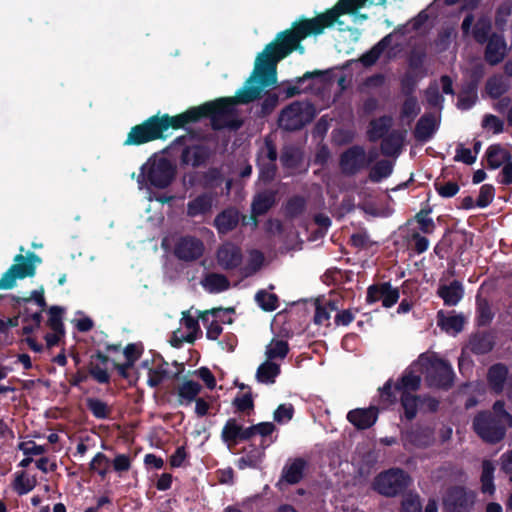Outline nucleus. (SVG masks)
I'll use <instances>...</instances> for the list:
<instances>
[{
    "label": "nucleus",
    "mask_w": 512,
    "mask_h": 512,
    "mask_svg": "<svg viewBox=\"0 0 512 512\" xmlns=\"http://www.w3.org/2000/svg\"><path fill=\"white\" fill-rule=\"evenodd\" d=\"M309 108L308 104L300 101H295L289 104L279 115V127L289 132L301 130L312 120Z\"/></svg>",
    "instance_id": "6e6552de"
},
{
    "label": "nucleus",
    "mask_w": 512,
    "mask_h": 512,
    "mask_svg": "<svg viewBox=\"0 0 512 512\" xmlns=\"http://www.w3.org/2000/svg\"><path fill=\"white\" fill-rule=\"evenodd\" d=\"M465 319L462 315L445 316L443 311L437 313V324L446 332L459 333L464 328Z\"/></svg>",
    "instance_id": "a19ab883"
},
{
    "label": "nucleus",
    "mask_w": 512,
    "mask_h": 512,
    "mask_svg": "<svg viewBox=\"0 0 512 512\" xmlns=\"http://www.w3.org/2000/svg\"><path fill=\"white\" fill-rule=\"evenodd\" d=\"M417 83H418V79L413 72H411V71L405 72L404 75L400 79L401 93L405 97H415L414 92L417 88Z\"/></svg>",
    "instance_id": "e2e57ef3"
},
{
    "label": "nucleus",
    "mask_w": 512,
    "mask_h": 512,
    "mask_svg": "<svg viewBox=\"0 0 512 512\" xmlns=\"http://www.w3.org/2000/svg\"><path fill=\"white\" fill-rule=\"evenodd\" d=\"M506 55V42L502 35L492 33L489 41L486 43L484 52L485 61L495 66L503 61Z\"/></svg>",
    "instance_id": "4be33fe9"
},
{
    "label": "nucleus",
    "mask_w": 512,
    "mask_h": 512,
    "mask_svg": "<svg viewBox=\"0 0 512 512\" xmlns=\"http://www.w3.org/2000/svg\"><path fill=\"white\" fill-rule=\"evenodd\" d=\"M437 295L446 306H456L464 297V286L461 281L453 280L450 284L440 285Z\"/></svg>",
    "instance_id": "bb28decb"
},
{
    "label": "nucleus",
    "mask_w": 512,
    "mask_h": 512,
    "mask_svg": "<svg viewBox=\"0 0 512 512\" xmlns=\"http://www.w3.org/2000/svg\"><path fill=\"white\" fill-rule=\"evenodd\" d=\"M63 313L64 309L60 306H52L48 310V321L47 325L49 328L60 334H65V328L63 324Z\"/></svg>",
    "instance_id": "5fc2aeb1"
},
{
    "label": "nucleus",
    "mask_w": 512,
    "mask_h": 512,
    "mask_svg": "<svg viewBox=\"0 0 512 512\" xmlns=\"http://www.w3.org/2000/svg\"><path fill=\"white\" fill-rule=\"evenodd\" d=\"M202 285L210 293H220L229 289L230 282L223 274L209 273L202 281Z\"/></svg>",
    "instance_id": "79ce46f5"
},
{
    "label": "nucleus",
    "mask_w": 512,
    "mask_h": 512,
    "mask_svg": "<svg viewBox=\"0 0 512 512\" xmlns=\"http://www.w3.org/2000/svg\"><path fill=\"white\" fill-rule=\"evenodd\" d=\"M202 387L201 385L193 380H185L181 385H179L177 390V402L180 406H189L192 404L198 397Z\"/></svg>",
    "instance_id": "473e14b6"
},
{
    "label": "nucleus",
    "mask_w": 512,
    "mask_h": 512,
    "mask_svg": "<svg viewBox=\"0 0 512 512\" xmlns=\"http://www.w3.org/2000/svg\"><path fill=\"white\" fill-rule=\"evenodd\" d=\"M421 365L426 366L425 381L429 388L449 390L454 385L455 373L451 364L442 358L427 356L425 353L419 356Z\"/></svg>",
    "instance_id": "7ed1b4c3"
},
{
    "label": "nucleus",
    "mask_w": 512,
    "mask_h": 512,
    "mask_svg": "<svg viewBox=\"0 0 512 512\" xmlns=\"http://www.w3.org/2000/svg\"><path fill=\"white\" fill-rule=\"evenodd\" d=\"M430 213H432V207L427 206L422 208L411 220L408 221V223L410 224L412 221L416 222L420 233L427 235L433 234L436 230V224L434 220L429 217Z\"/></svg>",
    "instance_id": "ea45409f"
},
{
    "label": "nucleus",
    "mask_w": 512,
    "mask_h": 512,
    "mask_svg": "<svg viewBox=\"0 0 512 512\" xmlns=\"http://www.w3.org/2000/svg\"><path fill=\"white\" fill-rule=\"evenodd\" d=\"M475 493L468 491L463 486L449 488L443 499V504L448 512H469L475 503Z\"/></svg>",
    "instance_id": "9d476101"
},
{
    "label": "nucleus",
    "mask_w": 512,
    "mask_h": 512,
    "mask_svg": "<svg viewBox=\"0 0 512 512\" xmlns=\"http://www.w3.org/2000/svg\"><path fill=\"white\" fill-rule=\"evenodd\" d=\"M472 424L475 433L488 444L501 442L506 435L507 429L512 427L488 410L478 412Z\"/></svg>",
    "instance_id": "39448f33"
},
{
    "label": "nucleus",
    "mask_w": 512,
    "mask_h": 512,
    "mask_svg": "<svg viewBox=\"0 0 512 512\" xmlns=\"http://www.w3.org/2000/svg\"><path fill=\"white\" fill-rule=\"evenodd\" d=\"M400 512H422V504L417 494L406 495L402 502Z\"/></svg>",
    "instance_id": "774afa93"
},
{
    "label": "nucleus",
    "mask_w": 512,
    "mask_h": 512,
    "mask_svg": "<svg viewBox=\"0 0 512 512\" xmlns=\"http://www.w3.org/2000/svg\"><path fill=\"white\" fill-rule=\"evenodd\" d=\"M405 139V132L400 130H392L381 142V152L385 156L398 155L401 151Z\"/></svg>",
    "instance_id": "2f4dec72"
},
{
    "label": "nucleus",
    "mask_w": 512,
    "mask_h": 512,
    "mask_svg": "<svg viewBox=\"0 0 512 512\" xmlns=\"http://www.w3.org/2000/svg\"><path fill=\"white\" fill-rule=\"evenodd\" d=\"M165 138L166 135H162L158 124V115H152L142 123L131 127L123 145L140 146L155 140H163Z\"/></svg>",
    "instance_id": "0eeeda50"
},
{
    "label": "nucleus",
    "mask_w": 512,
    "mask_h": 512,
    "mask_svg": "<svg viewBox=\"0 0 512 512\" xmlns=\"http://www.w3.org/2000/svg\"><path fill=\"white\" fill-rule=\"evenodd\" d=\"M306 209V200L304 197L295 195L290 197L285 205V214L288 218H296L304 213Z\"/></svg>",
    "instance_id": "6e6d98bb"
},
{
    "label": "nucleus",
    "mask_w": 512,
    "mask_h": 512,
    "mask_svg": "<svg viewBox=\"0 0 512 512\" xmlns=\"http://www.w3.org/2000/svg\"><path fill=\"white\" fill-rule=\"evenodd\" d=\"M399 298V288L393 287L390 282H377L367 288V304H374L381 301L384 308H391L398 302Z\"/></svg>",
    "instance_id": "9b49d317"
},
{
    "label": "nucleus",
    "mask_w": 512,
    "mask_h": 512,
    "mask_svg": "<svg viewBox=\"0 0 512 512\" xmlns=\"http://www.w3.org/2000/svg\"><path fill=\"white\" fill-rule=\"evenodd\" d=\"M20 314L22 315V321L27 322H33L32 324H28L22 327L21 334L22 335H31L34 333L38 328H40L43 317H42V311H36L31 312L29 307L24 306L23 309L20 311Z\"/></svg>",
    "instance_id": "a18cd8bd"
},
{
    "label": "nucleus",
    "mask_w": 512,
    "mask_h": 512,
    "mask_svg": "<svg viewBox=\"0 0 512 512\" xmlns=\"http://www.w3.org/2000/svg\"><path fill=\"white\" fill-rule=\"evenodd\" d=\"M167 366L168 363L162 360L161 365L149 370L147 383L150 387H158L163 382V380L169 376V372L166 368Z\"/></svg>",
    "instance_id": "680f3d73"
},
{
    "label": "nucleus",
    "mask_w": 512,
    "mask_h": 512,
    "mask_svg": "<svg viewBox=\"0 0 512 512\" xmlns=\"http://www.w3.org/2000/svg\"><path fill=\"white\" fill-rule=\"evenodd\" d=\"M495 339L492 331H478L470 336L468 348L475 355H485L493 350Z\"/></svg>",
    "instance_id": "b1692460"
},
{
    "label": "nucleus",
    "mask_w": 512,
    "mask_h": 512,
    "mask_svg": "<svg viewBox=\"0 0 512 512\" xmlns=\"http://www.w3.org/2000/svg\"><path fill=\"white\" fill-rule=\"evenodd\" d=\"M393 172V163L390 160L382 159L377 161L370 169L369 179L373 183H379L388 178Z\"/></svg>",
    "instance_id": "09e8293b"
},
{
    "label": "nucleus",
    "mask_w": 512,
    "mask_h": 512,
    "mask_svg": "<svg viewBox=\"0 0 512 512\" xmlns=\"http://www.w3.org/2000/svg\"><path fill=\"white\" fill-rule=\"evenodd\" d=\"M485 157L488 169L496 170L511 160L512 154L501 144L497 143L492 144L487 148Z\"/></svg>",
    "instance_id": "c756f323"
},
{
    "label": "nucleus",
    "mask_w": 512,
    "mask_h": 512,
    "mask_svg": "<svg viewBox=\"0 0 512 512\" xmlns=\"http://www.w3.org/2000/svg\"><path fill=\"white\" fill-rule=\"evenodd\" d=\"M156 115H158V124L162 135H165V132L169 128L178 130L184 128L187 124L196 123L199 121L196 107H191L185 112L175 116H170L169 114L161 115L160 112H158Z\"/></svg>",
    "instance_id": "dca6fc26"
},
{
    "label": "nucleus",
    "mask_w": 512,
    "mask_h": 512,
    "mask_svg": "<svg viewBox=\"0 0 512 512\" xmlns=\"http://www.w3.org/2000/svg\"><path fill=\"white\" fill-rule=\"evenodd\" d=\"M509 90V85L500 74L490 76L485 84V92L491 99H499Z\"/></svg>",
    "instance_id": "58836bf2"
},
{
    "label": "nucleus",
    "mask_w": 512,
    "mask_h": 512,
    "mask_svg": "<svg viewBox=\"0 0 512 512\" xmlns=\"http://www.w3.org/2000/svg\"><path fill=\"white\" fill-rule=\"evenodd\" d=\"M241 424L236 418H229L221 431V439L228 445H235L240 442Z\"/></svg>",
    "instance_id": "49530a36"
},
{
    "label": "nucleus",
    "mask_w": 512,
    "mask_h": 512,
    "mask_svg": "<svg viewBox=\"0 0 512 512\" xmlns=\"http://www.w3.org/2000/svg\"><path fill=\"white\" fill-rule=\"evenodd\" d=\"M86 406L97 419H107L110 416L111 409L107 403L98 398H87Z\"/></svg>",
    "instance_id": "4d7b16f0"
},
{
    "label": "nucleus",
    "mask_w": 512,
    "mask_h": 512,
    "mask_svg": "<svg viewBox=\"0 0 512 512\" xmlns=\"http://www.w3.org/2000/svg\"><path fill=\"white\" fill-rule=\"evenodd\" d=\"M330 73V70H314L307 71L302 76L296 77L293 82L295 84H291L290 82H286L282 84V92L285 94L286 98H292L296 95L301 94L312 88V85H308L305 88H302V85L312 79L321 78L323 80H327V77Z\"/></svg>",
    "instance_id": "6ab92c4d"
},
{
    "label": "nucleus",
    "mask_w": 512,
    "mask_h": 512,
    "mask_svg": "<svg viewBox=\"0 0 512 512\" xmlns=\"http://www.w3.org/2000/svg\"><path fill=\"white\" fill-rule=\"evenodd\" d=\"M289 353V344L287 341L273 339L266 349L267 359H284Z\"/></svg>",
    "instance_id": "13d9d810"
},
{
    "label": "nucleus",
    "mask_w": 512,
    "mask_h": 512,
    "mask_svg": "<svg viewBox=\"0 0 512 512\" xmlns=\"http://www.w3.org/2000/svg\"><path fill=\"white\" fill-rule=\"evenodd\" d=\"M370 165L371 160L367 161V153L361 145L347 148L339 157V167L345 176H355L360 171L369 168Z\"/></svg>",
    "instance_id": "1a4fd4ad"
},
{
    "label": "nucleus",
    "mask_w": 512,
    "mask_h": 512,
    "mask_svg": "<svg viewBox=\"0 0 512 512\" xmlns=\"http://www.w3.org/2000/svg\"><path fill=\"white\" fill-rule=\"evenodd\" d=\"M279 189L269 187L259 189L253 196L251 202L250 219L254 226L258 225V217L268 213L278 202Z\"/></svg>",
    "instance_id": "f8f14e48"
},
{
    "label": "nucleus",
    "mask_w": 512,
    "mask_h": 512,
    "mask_svg": "<svg viewBox=\"0 0 512 512\" xmlns=\"http://www.w3.org/2000/svg\"><path fill=\"white\" fill-rule=\"evenodd\" d=\"M110 361L109 356L100 350L91 354L86 366L89 376L99 384H109L111 377L107 365Z\"/></svg>",
    "instance_id": "f3484780"
},
{
    "label": "nucleus",
    "mask_w": 512,
    "mask_h": 512,
    "mask_svg": "<svg viewBox=\"0 0 512 512\" xmlns=\"http://www.w3.org/2000/svg\"><path fill=\"white\" fill-rule=\"evenodd\" d=\"M216 197L217 193L206 191L189 200L186 205L187 217L197 218L210 215L212 213Z\"/></svg>",
    "instance_id": "a211bd4d"
},
{
    "label": "nucleus",
    "mask_w": 512,
    "mask_h": 512,
    "mask_svg": "<svg viewBox=\"0 0 512 512\" xmlns=\"http://www.w3.org/2000/svg\"><path fill=\"white\" fill-rule=\"evenodd\" d=\"M217 261L223 269L234 270L242 264L243 254L238 246L232 243H226L219 247L217 251Z\"/></svg>",
    "instance_id": "412c9836"
},
{
    "label": "nucleus",
    "mask_w": 512,
    "mask_h": 512,
    "mask_svg": "<svg viewBox=\"0 0 512 512\" xmlns=\"http://www.w3.org/2000/svg\"><path fill=\"white\" fill-rule=\"evenodd\" d=\"M175 176V168L165 157L159 159H149L147 163L142 165L141 172L138 176V182L148 183L155 188L163 189L168 187Z\"/></svg>",
    "instance_id": "20e7f679"
},
{
    "label": "nucleus",
    "mask_w": 512,
    "mask_h": 512,
    "mask_svg": "<svg viewBox=\"0 0 512 512\" xmlns=\"http://www.w3.org/2000/svg\"><path fill=\"white\" fill-rule=\"evenodd\" d=\"M508 367L504 363H495L488 368L487 382L492 392L499 395L508 379Z\"/></svg>",
    "instance_id": "a878e982"
},
{
    "label": "nucleus",
    "mask_w": 512,
    "mask_h": 512,
    "mask_svg": "<svg viewBox=\"0 0 512 512\" xmlns=\"http://www.w3.org/2000/svg\"><path fill=\"white\" fill-rule=\"evenodd\" d=\"M437 130L435 117L432 113H425L416 123L414 138L421 143L429 141Z\"/></svg>",
    "instance_id": "cd10ccee"
},
{
    "label": "nucleus",
    "mask_w": 512,
    "mask_h": 512,
    "mask_svg": "<svg viewBox=\"0 0 512 512\" xmlns=\"http://www.w3.org/2000/svg\"><path fill=\"white\" fill-rule=\"evenodd\" d=\"M280 372V365L268 359L258 367L256 378L260 383L273 384Z\"/></svg>",
    "instance_id": "37998d69"
},
{
    "label": "nucleus",
    "mask_w": 512,
    "mask_h": 512,
    "mask_svg": "<svg viewBox=\"0 0 512 512\" xmlns=\"http://www.w3.org/2000/svg\"><path fill=\"white\" fill-rule=\"evenodd\" d=\"M307 461L301 457L294 458L291 463H287L282 470L281 479L287 484H298L304 476Z\"/></svg>",
    "instance_id": "c85d7f7f"
},
{
    "label": "nucleus",
    "mask_w": 512,
    "mask_h": 512,
    "mask_svg": "<svg viewBox=\"0 0 512 512\" xmlns=\"http://www.w3.org/2000/svg\"><path fill=\"white\" fill-rule=\"evenodd\" d=\"M109 458L102 452H98L89 464V470L97 472L101 478H105L109 467Z\"/></svg>",
    "instance_id": "0e129e2a"
},
{
    "label": "nucleus",
    "mask_w": 512,
    "mask_h": 512,
    "mask_svg": "<svg viewBox=\"0 0 512 512\" xmlns=\"http://www.w3.org/2000/svg\"><path fill=\"white\" fill-rule=\"evenodd\" d=\"M239 220V211L234 207H228L217 214L213 225L219 234L226 235L238 226Z\"/></svg>",
    "instance_id": "393cba45"
},
{
    "label": "nucleus",
    "mask_w": 512,
    "mask_h": 512,
    "mask_svg": "<svg viewBox=\"0 0 512 512\" xmlns=\"http://www.w3.org/2000/svg\"><path fill=\"white\" fill-rule=\"evenodd\" d=\"M214 155V150L205 144L184 146L180 155L182 165H191L194 168L205 166Z\"/></svg>",
    "instance_id": "2eb2a0df"
},
{
    "label": "nucleus",
    "mask_w": 512,
    "mask_h": 512,
    "mask_svg": "<svg viewBox=\"0 0 512 512\" xmlns=\"http://www.w3.org/2000/svg\"><path fill=\"white\" fill-rule=\"evenodd\" d=\"M367 0H339L332 8L314 18H301L293 22L291 28L279 32L274 43L281 52L280 58H286L293 51L304 52L301 41L310 35H319L333 26L338 18L345 14H355Z\"/></svg>",
    "instance_id": "f03ea898"
},
{
    "label": "nucleus",
    "mask_w": 512,
    "mask_h": 512,
    "mask_svg": "<svg viewBox=\"0 0 512 512\" xmlns=\"http://www.w3.org/2000/svg\"><path fill=\"white\" fill-rule=\"evenodd\" d=\"M204 253L203 242L194 236L180 237L174 247V255L184 262H192L199 259Z\"/></svg>",
    "instance_id": "ddd939ff"
},
{
    "label": "nucleus",
    "mask_w": 512,
    "mask_h": 512,
    "mask_svg": "<svg viewBox=\"0 0 512 512\" xmlns=\"http://www.w3.org/2000/svg\"><path fill=\"white\" fill-rule=\"evenodd\" d=\"M232 405L235 407L237 412L250 414V411L254 409V400L252 397V393L249 391L243 395L236 396Z\"/></svg>",
    "instance_id": "69168bd1"
},
{
    "label": "nucleus",
    "mask_w": 512,
    "mask_h": 512,
    "mask_svg": "<svg viewBox=\"0 0 512 512\" xmlns=\"http://www.w3.org/2000/svg\"><path fill=\"white\" fill-rule=\"evenodd\" d=\"M32 300H34L35 303L37 304V306H39V308H40L39 311L43 312V310L47 306V303H46V300L44 297V289L42 287L39 290H33L31 292L30 296H28V297L14 296L13 301L15 302V304L13 306H14V308L16 306H20L22 304H24L26 306Z\"/></svg>",
    "instance_id": "bf43d9fd"
},
{
    "label": "nucleus",
    "mask_w": 512,
    "mask_h": 512,
    "mask_svg": "<svg viewBox=\"0 0 512 512\" xmlns=\"http://www.w3.org/2000/svg\"><path fill=\"white\" fill-rule=\"evenodd\" d=\"M255 300L259 307L266 312L275 311L279 307L278 296L263 289L256 293Z\"/></svg>",
    "instance_id": "864d4df0"
},
{
    "label": "nucleus",
    "mask_w": 512,
    "mask_h": 512,
    "mask_svg": "<svg viewBox=\"0 0 512 512\" xmlns=\"http://www.w3.org/2000/svg\"><path fill=\"white\" fill-rule=\"evenodd\" d=\"M259 169L258 180L264 185L270 184L276 177L277 165L276 162H263L256 163Z\"/></svg>",
    "instance_id": "052dcab7"
},
{
    "label": "nucleus",
    "mask_w": 512,
    "mask_h": 512,
    "mask_svg": "<svg viewBox=\"0 0 512 512\" xmlns=\"http://www.w3.org/2000/svg\"><path fill=\"white\" fill-rule=\"evenodd\" d=\"M478 87L464 83L457 99V108L463 111L470 110L478 101Z\"/></svg>",
    "instance_id": "e433bc0d"
},
{
    "label": "nucleus",
    "mask_w": 512,
    "mask_h": 512,
    "mask_svg": "<svg viewBox=\"0 0 512 512\" xmlns=\"http://www.w3.org/2000/svg\"><path fill=\"white\" fill-rule=\"evenodd\" d=\"M277 158L278 152L276 144L271 137L266 136L263 145L257 151L256 163L276 162Z\"/></svg>",
    "instance_id": "8fccbe9b"
},
{
    "label": "nucleus",
    "mask_w": 512,
    "mask_h": 512,
    "mask_svg": "<svg viewBox=\"0 0 512 512\" xmlns=\"http://www.w3.org/2000/svg\"><path fill=\"white\" fill-rule=\"evenodd\" d=\"M494 318L490 303L486 298L476 297V324L479 327L488 326Z\"/></svg>",
    "instance_id": "c03bdc74"
},
{
    "label": "nucleus",
    "mask_w": 512,
    "mask_h": 512,
    "mask_svg": "<svg viewBox=\"0 0 512 512\" xmlns=\"http://www.w3.org/2000/svg\"><path fill=\"white\" fill-rule=\"evenodd\" d=\"M378 415V407L372 405L368 408L350 410L346 418L357 430H366L377 422Z\"/></svg>",
    "instance_id": "aec40b11"
},
{
    "label": "nucleus",
    "mask_w": 512,
    "mask_h": 512,
    "mask_svg": "<svg viewBox=\"0 0 512 512\" xmlns=\"http://www.w3.org/2000/svg\"><path fill=\"white\" fill-rule=\"evenodd\" d=\"M279 47L273 41L266 45L255 60V68L245 85L240 88L234 97H221L196 106L199 121L210 119L213 130L224 128L237 130L242 122L235 118L236 104H249L261 97L265 87L277 82V63L280 58Z\"/></svg>",
    "instance_id": "f257e3e1"
},
{
    "label": "nucleus",
    "mask_w": 512,
    "mask_h": 512,
    "mask_svg": "<svg viewBox=\"0 0 512 512\" xmlns=\"http://www.w3.org/2000/svg\"><path fill=\"white\" fill-rule=\"evenodd\" d=\"M393 34H387L380 41H378L371 49L363 53L359 61L364 67H371L379 60L382 53L391 46Z\"/></svg>",
    "instance_id": "7c9ffc66"
},
{
    "label": "nucleus",
    "mask_w": 512,
    "mask_h": 512,
    "mask_svg": "<svg viewBox=\"0 0 512 512\" xmlns=\"http://www.w3.org/2000/svg\"><path fill=\"white\" fill-rule=\"evenodd\" d=\"M393 124V119L389 115H383L377 119H373L369 124V139L375 142L379 139L384 138L388 133Z\"/></svg>",
    "instance_id": "72a5a7b5"
},
{
    "label": "nucleus",
    "mask_w": 512,
    "mask_h": 512,
    "mask_svg": "<svg viewBox=\"0 0 512 512\" xmlns=\"http://www.w3.org/2000/svg\"><path fill=\"white\" fill-rule=\"evenodd\" d=\"M303 161V152L299 147L286 145L282 148L280 162L284 168L295 169Z\"/></svg>",
    "instance_id": "c9c22d12"
},
{
    "label": "nucleus",
    "mask_w": 512,
    "mask_h": 512,
    "mask_svg": "<svg viewBox=\"0 0 512 512\" xmlns=\"http://www.w3.org/2000/svg\"><path fill=\"white\" fill-rule=\"evenodd\" d=\"M410 484V476L401 468H390L380 472L372 482V489L385 497L402 494Z\"/></svg>",
    "instance_id": "423d86ee"
},
{
    "label": "nucleus",
    "mask_w": 512,
    "mask_h": 512,
    "mask_svg": "<svg viewBox=\"0 0 512 512\" xmlns=\"http://www.w3.org/2000/svg\"><path fill=\"white\" fill-rule=\"evenodd\" d=\"M491 24L486 20H479L473 28V37L479 44H485L491 36Z\"/></svg>",
    "instance_id": "338daca9"
},
{
    "label": "nucleus",
    "mask_w": 512,
    "mask_h": 512,
    "mask_svg": "<svg viewBox=\"0 0 512 512\" xmlns=\"http://www.w3.org/2000/svg\"><path fill=\"white\" fill-rule=\"evenodd\" d=\"M37 482L35 477L29 478L26 475V472L20 471L16 473L14 482H13V489L16 491L18 495H25L32 491Z\"/></svg>",
    "instance_id": "603ef678"
},
{
    "label": "nucleus",
    "mask_w": 512,
    "mask_h": 512,
    "mask_svg": "<svg viewBox=\"0 0 512 512\" xmlns=\"http://www.w3.org/2000/svg\"><path fill=\"white\" fill-rule=\"evenodd\" d=\"M494 471L495 467L490 460H484L482 462V472H481V491L483 493H488L493 495L495 492L494 485Z\"/></svg>",
    "instance_id": "de8ad7c7"
},
{
    "label": "nucleus",
    "mask_w": 512,
    "mask_h": 512,
    "mask_svg": "<svg viewBox=\"0 0 512 512\" xmlns=\"http://www.w3.org/2000/svg\"><path fill=\"white\" fill-rule=\"evenodd\" d=\"M458 241V237L454 235L451 229H446L441 239L434 247V253L439 259H445L452 250V246Z\"/></svg>",
    "instance_id": "3c124183"
},
{
    "label": "nucleus",
    "mask_w": 512,
    "mask_h": 512,
    "mask_svg": "<svg viewBox=\"0 0 512 512\" xmlns=\"http://www.w3.org/2000/svg\"><path fill=\"white\" fill-rule=\"evenodd\" d=\"M400 405L403 408V416L407 421L416 418L420 408V395L414 393L400 394Z\"/></svg>",
    "instance_id": "4c0bfd02"
},
{
    "label": "nucleus",
    "mask_w": 512,
    "mask_h": 512,
    "mask_svg": "<svg viewBox=\"0 0 512 512\" xmlns=\"http://www.w3.org/2000/svg\"><path fill=\"white\" fill-rule=\"evenodd\" d=\"M405 440L417 448H428L435 443V430L429 426L417 425L405 433Z\"/></svg>",
    "instance_id": "5701e85b"
},
{
    "label": "nucleus",
    "mask_w": 512,
    "mask_h": 512,
    "mask_svg": "<svg viewBox=\"0 0 512 512\" xmlns=\"http://www.w3.org/2000/svg\"><path fill=\"white\" fill-rule=\"evenodd\" d=\"M224 176L217 167H210L198 176V185L205 190H214L222 185Z\"/></svg>",
    "instance_id": "f704fd0d"
},
{
    "label": "nucleus",
    "mask_w": 512,
    "mask_h": 512,
    "mask_svg": "<svg viewBox=\"0 0 512 512\" xmlns=\"http://www.w3.org/2000/svg\"><path fill=\"white\" fill-rule=\"evenodd\" d=\"M420 361H415L409 365L394 384V389L399 394L415 393L421 387Z\"/></svg>",
    "instance_id": "4468645a"
}]
</instances>
